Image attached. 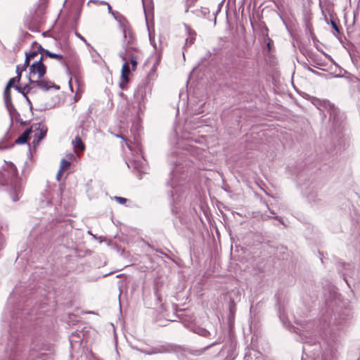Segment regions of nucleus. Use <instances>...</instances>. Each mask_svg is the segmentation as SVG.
<instances>
[{
  "label": "nucleus",
  "mask_w": 360,
  "mask_h": 360,
  "mask_svg": "<svg viewBox=\"0 0 360 360\" xmlns=\"http://www.w3.org/2000/svg\"><path fill=\"white\" fill-rule=\"evenodd\" d=\"M101 4L107 5L108 6V12L110 13H111L115 18H116L115 15V13L112 11V8H111L110 5L108 3H107L105 1H102Z\"/></svg>",
  "instance_id": "11"
},
{
  "label": "nucleus",
  "mask_w": 360,
  "mask_h": 360,
  "mask_svg": "<svg viewBox=\"0 0 360 360\" xmlns=\"http://www.w3.org/2000/svg\"><path fill=\"white\" fill-rule=\"evenodd\" d=\"M333 28H335L336 30H338V27H337V25H336V24H335V22H333Z\"/></svg>",
  "instance_id": "17"
},
{
  "label": "nucleus",
  "mask_w": 360,
  "mask_h": 360,
  "mask_svg": "<svg viewBox=\"0 0 360 360\" xmlns=\"http://www.w3.org/2000/svg\"><path fill=\"white\" fill-rule=\"evenodd\" d=\"M39 49L43 53H44L47 56H49L51 58H54L58 60H61L63 59V56L60 54L53 53L48 50H46L43 49L41 46H39Z\"/></svg>",
  "instance_id": "8"
},
{
  "label": "nucleus",
  "mask_w": 360,
  "mask_h": 360,
  "mask_svg": "<svg viewBox=\"0 0 360 360\" xmlns=\"http://www.w3.org/2000/svg\"><path fill=\"white\" fill-rule=\"evenodd\" d=\"M43 59V55H40L39 58L35 59L30 65L29 79L30 84L44 91H48L51 88L58 89L59 86L55 85L53 82L42 79L46 72V67L42 63Z\"/></svg>",
  "instance_id": "1"
},
{
  "label": "nucleus",
  "mask_w": 360,
  "mask_h": 360,
  "mask_svg": "<svg viewBox=\"0 0 360 360\" xmlns=\"http://www.w3.org/2000/svg\"><path fill=\"white\" fill-rule=\"evenodd\" d=\"M11 86L6 85L5 90H4V100L6 105H8L11 102V92H10Z\"/></svg>",
  "instance_id": "9"
},
{
  "label": "nucleus",
  "mask_w": 360,
  "mask_h": 360,
  "mask_svg": "<svg viewBox=\"0 0 360 360\" xmlns=\"http://www.w3.org/2000/svg\"><path fill=\"white\" fill-rule=\"evenodd\" d=\"M39 51L40 52L41 55H43L41 53L43 51H41L40 50L39 46L38 47L37 51H32V52L26 54V58H25V64H24V69H25L27 67H28L30 65V63L32 60H34L35 58H37L36 59L39 58H38V56H39L38 52Z\"/></svg>",
  "instance_id": "3"
},
{
  "label": "nucleus",
  "mask_w": 360,
  "mask_h": 360,
  "mask_svg": "<svg viewBox=\"0 0 360 360\" xmlns=\"http://www.w3.org/2000/svg\"><path fill=\"white\" fill-rule=\"evenodd\" d=\"M32 132L34 131L35 139H37V141H40L46 134L47 129L44 126H41L40 124H35L31 127Z\"/></svg>",
  "instance_id": "2"
},
{
  "label": "nucleus",
  "mask_w": 360,
  "mask_h": 360,
  "mask_svg": "<svg viewBox=\"0 0 360 360\" xmlns=\"http://www.w3.org/2000/svg\"><path fill=\"white\" fill-rule=\"evenodd\" d=\"M130 72L129 63L125 62L122 68V82H128V75Z\"/></svg>",
  "instance_id": "6"
},
{
  "label": "nucleus",
  "mask_w": 360,
  "mask_h": 360,
  "mask_svg": "<svg viewBox=\"0 0 360 360\" xmlns=\"http://www.w3.org/2000/svg\"><path fill=\"white\" fill-rule=\"evenodd\" d=\"M115 199L121 204H123L127 201L126 198L122 197H115Z\"/></svg>",
  "instance_id": "13"
},
{
  "label": "nucleus",
  "mask_w": 360,
  "mask_h": 360,
  "mask_svg": "<svg viewBox=\"0 0 360 360\" xmlns=\"http://www.w3.org/2000/svg\"><path fill=\"white\" fill-rule=\"evenodd\" d=\"M64 171H62L59 169L58 173H57V175H56V179L58 181H60L61 179V177H62V175H63V173Z\"/></svg>",
  "instance_id": "14"
},
{
  "label": "nucleus",
  "mask_w": 360,
  "mask_h": 360,
  "mask_svg": "<svg viewBox=\"0 0 360 360\" xmlns=\"http://www.w3.org/2000/svg\"><path fill=\"white\" fill-rule=\"evenodd\" d=\"M72 144L76 151L79 150L82 152L84 150V145L79 136L75 137V140L72 141Z\"/></svg>",
  "instance_id": "7"
},
{
  "label": "nucleus",
  "mask_w": 360,
  "mask_h": 360,
  "mask_svg": "<svg viewBox=\"0 0 360 360\" xmlns=\"http://www.w3.org/2000/svg\"><path fill=\"white\" fill-rule=\"evenodd\" d=\"M130 62H131V64L132 65V70H135L136 68V65H137V62H136V60L134 58H131L130 59Z\"/></svg>",
  "instance_id": "12"
},
{
  "label": "nucleus",
  "mask_w": 360,
  "mask_h": 360,
  "mask_svg": "<svg viewBox=\"0 0 360 360\" xmlns=\"http://www.w3.org/2000/svg\"><path fill=\"white\" fill-rule=\"evenodd\" d=\"M124 36L125 38L127 37V31L125 30H124Z\"/></svg>",
  "instance_id": "18"
},
{
  "label": "nucleus",
  "mask_w": 360,
  "mask_h": 360,
  "mask_svg": "<svg viewBox=\"0 0 360 360\" xmlns=\"http://www.w3.org/2000/svg\"><path fill=\"white\" fill-rule=\"evenodd\" d=\"M77 36L80 39H82V41H84V42H86V41L85 40V39H84L82 36H81L79 34H77Z\"/></svg>",
  "instance_id": "16"
},
{
  "label": "nucleus",
  "mask_w": 360,
  "mask_h": 360,
  "mask_svg": "<svg viewBox=\"0 0 360 360\" xmlns=\"http://www.w3.org/2000/svg\"><path fill=\"white\" fill-rule=\"evenodd\" d=\"M32 132L31 128L24 131L15 141L18 144H24L28 140L30 134Z\"/></svg>",
  "instance_id": "5"
},
{
  "label": "nucleus",
  "mask_w": 360,
  "mask_h": 360,
  "mask_svg": "<svg viewBox=\"0 0 360 360\" xmlns=\"http://www.w3.org/2000/svg\"><path fill=\"white\" fill-rule=\"evenodd\" d=\"M75 157L72 154L66 155L65 159H62L60 161V169L65 171L70 167L71 162L74 160Z\"/></svg>",
  "instance_id": "4"
},
{
  "label": "nucleus",
  "mask_w": 360,
  "mask_h": 360,
  "mask_svg": "<svg viewBox=\"0 0 360 360\" xmlns=\"http://www.w3.org/2000/svg\"><path fill=\"white\" fill-rule=\"evenodd\" d=\"M25 70V69H24V66L22 67V70H20V67H19V66H17V68H16V72H17V75H18V73H20V74H21V72H22V70Z\"/></svg>",
  "instance_id": "15"
},
{
  "label": "nucleus",
  "mask_w": 360,
  "mask_h": 360,
  "mask_svg": "<svg viewBox=\"0 0 360 360\" xmlns=\"http://www.w3.org/2000/svg\"><path fill=\"white\" fill-rule=\"evenodd\" d=\"M20 79V73H18V75H17L16 77H15L13 78H11L8 81L7 85L11 87L15 82H18Z\"/></svg>",
  "instance_id": "10"
}]
</instances>
